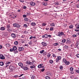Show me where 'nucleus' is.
<instances>
[{
  "label": "nucleus",
  "instance_id": "7ed1b4c3",
  "mask_svg": "<svg viewBox=\"0 0 79 79\" xmlns=\"http://www.w3.org/2000/svg\"><path fill=\"white\" fill-rule=\"evenodd\" d=\"M61 59V57L60 56H58L56 60V62L58 63L60 60Z\"/></svg>",
  "mask_w": 79,
  "mask_h": 79
},
{
  "label": "nucleus",
  "instance_id": "0e129e2a",
  "mask_svg": "<svg viewBox=\"0 0 79 79\" xmlns=\"http://www.w3.org/2000/svg\"><path fill=\"white\" fill-rule=\"evenodd\" d=\"M6 47H8L9 46V44H6Z\"/></svg>",
  "mask_w": 79,
  "mask_h": 79
},
{
  "label": "nucleus",
  "instance_id": "2f4dec72",
  "mask_svg": "<svg viewBox=\"0 0 79 79\" xmlns=\"http://www.w3.org/2000/svg\"><path fill=\"white\" fill-rule=\"evenodd\" d=\"M23 26L25 27V28H27V25L25 24L23 25Z\"/></svg>",
  "mask_w": 79,
  "mask_h": 79
},
{
  "label": "nucleus",
  "instance_id": "a19ab883",
  "mask_svg": "<svg viewBox=\"0 0 79 79\" xmlns=\"http://www.w3.org/2000/svg\"><path fill=\"white\" fill-rule=\"evenodd\" d=\"M45 37L47 39V38H48V35L46 34L44 35Z\"/></svg>",
  "mask_w": 79,
  "mask_h": 79
},
{
  "label": "nucleus",
  "instance_id": "09e8293b",
  "mask_svg": "<svg viewBox=\"0 0 79 79\" xmlns=\"http://www.w3.org/2000/svg\"><path fill=\"white\" fill-rule=\"evenodd\" d=\"M64 48H65V49H68V46H65L64 47Z\"/></svg>",
  "mask_w": 79,
  "mask_h": 79
},
{
  "label": "nucleus",
  "instance_id": "2eb2a0df",
  "mask_svg": "<svg viewBox=\"0 0 79 79\" xmlns=\"http://www.w3.org/2000/svg\"><path fill=\"white\" fill-rule=\"evenodd\" d=\"M30 4L32 6H34L35 5V3L33 2H30Z\"/></svg>",
  "mask_w": 79,
  "mask_h": 79
},
{
  "label": "nucleus",
  "instance_id": "a878e982",
  "mask_svg": "<svg viewBox=\"0 0 79 79\" xmlns=\"http://www.w3.org/2000/svg\"><path fill=\"white\" fill-rule=\"evenodd\" d=\"M7 30L8 32H11V29L10 28H7Z\"/></svg>",
  "mask_w": 79,
  "mask_h": 79
},
{
  "label": "nucleus",
  "instance_id": "bb28decb",
  "mask_svg": "<svg viewBox=\"0 0 79 79\" xmlns=\"http://www.w3.org/2000/svg\"><path fill=\"white\" fill-rule=\"evenodd\" d=\"M0 66H3V65H4V64L3 63V62H0Z\"/></svg>",
  "mask_w": 79,
  "mask_h": 79
},
{
  "label": "nucleus",
  "instance_id": "680f3d73",
  "mask_svg": "<svg viewBox=\"0 0 79 79\" xmlns=\"http://www.w3.org/2000/svg\"><path fill=\"white\" fill-rule=\"evenodd\" d=\"M45 29L46 30V31H48V30H49V28H48V27H47L45 28Z\"/></svg>",
  "mask_w": 79,
  "mask_h": 79
},
{
  "label": "nucleus",
  "instance_id": "cd10ccee",
  "mask_svg": "<svg viewBox=\"0 0 79 79\" xmlns=\"http://www.w3.org/2000/svg\"><path fill=\"white\" fill-rule=\"evenodd\" d=\"M11 63V62H6V63H5V64H6H6H10Z\"/></svg>",
  "mask_w": 79,
  "mask_h": 79
},
{
  "label": "nucleus",
  "instance_id": "412c9836",
  "mask_svg": "<svg viewBox=\"0 0 79 79\" xmlns=\"http://www.w3.org/2000/svg\"><path fill=\"white\" fill-rule=\"evenodd\" d=\"M55 23H51L50 24V26L52 27L55 26Z\"/></svg>",
  "mask_w": 79,
  "mask_h": 79
},
{
  "label": "nucleus",
  "instance_id": "37998d69",
  "mask_svg": "<svg viewBox=\"0 0 79 79\" xmlns=\"http://www.w3.org/2000/svg\"><path fill=\"white\" fill-rule=\"evenodd\" d=\"M27 67H25L24 68H23V69L24 70H27Z\"/></svg>",
  "mask_w": 79,
  "mask_h": 79
},
{
  "label": "nucleus",
  "instance_id": "79ce46f5",
  "mask_svg": "<svg viewBox=\"0 0 79 79\" xmlns=\"http://www.w3.org/2000/svg\"><path fill=\"white\" fill-rule=\"evenodd\" d=\"M45 78L46 79H50V78L48 76H46L45 77Z\"/></svg>",
  "mask_w": 79,
  "mask_h": 79
},
{
  "label": "nucleus",
  "instance_id": "e433bc0d",
  "mask_svg": "<svg viewBox=\"0 0 79 79\" xmlns=\"http://www.w3.org/2000/svg\"><path fill=\"white\" fill-rule=\"evenodd\" d=\"M42 26H45L47 25V23H44L42 24Z\"/></svg>",
  "mask_w": 79,
  "mask_h": 79
},
{
  "label": "nucleus",
  "instance_id": "f8f14e48",
  "mask_svg": "<svg viewBox=\"0 0 79 79\" xmlns=\"http://www.w3.org/2000/svg\"><path fill=\"white\" fill-rule=\"evenodd\" d=\"M70 70L71 71V72H70V73H71V74H73V73H74V72L73 71V67H70Z\"/></svg>",
  "mask_w": 79,
  "mask_h": 79
},
{
  "label": "nucleus",
  "instance_id": "0eeeda50",
  "mask_svg": "<svg viewBox=\"0 0 79 79\" xmlns=\"http://www.w3.org/2000/svg\"><path fill=\"white\" fill-rule=\"evenodd\" d=\"M18 51H19V52H21V51H23L22 50H14V52L15 53V54H16V53H18Z\"/></svg>",
  "mask_w": 79,
  "mask_h": 79
},
{
  "label": "nucleus",
  "instance_id": "e2e57ef3",
  "mask_svg": "<svg viewBox=\"0 0 79 79\" xmlns=\"http://www.w3.org/2000/svg\"><path fill=\"white\" fill-rule=\"evenodd\" d=\"M20 2H24V0H20Z\"/></svg>",
  "mask_w": 79,
  "mask_h": 79
},
{
  "label": "nucleus",
  "instance_id": "bf43d9fd",
  "mask_svg": "<svg viewBox=\"0 0 79 79\" xmlns=\"http://www.w3.org/2000/svg\"><path fill=\"white\" fill-rule=\"evenodd\" d=\"M25 37V35H22L21 36V37H22V38H24Z\"/></svg>",
  "mask_w": 79,
  "mask_h": 79
},
{
  "label": "nucleus",
  "instance_id": "13d9d810",
  "mask_svg": "<svg viewBox=\"0 0 79 79\" xmlns=\"http://www.w3.org/2000/svg\"><path fill=\"white\" fill-rule=\"evenodd\" d=\"M76 6L77 8H79V4H77Z\"/></svg>",
  "mask_w": 79,
  "mask_h": 79
},
{
  "label": "nucleus",
  "instance_id": "4d7b16f0",
  "mask_svg": "<svg viewBox=\"0 0 79 79\" xmlns=\"http://www.w3.org/2000/svg\"><path fill=\"white\" fill-rule=\"evenodd\" d=\"M27 16V15H23V18H26Z\"/></svg>",
  "mask_w": 79,
  "mask_h": 79
},
{
  "label": "nucleus",
  "instance_id": "5fc2aeb1",
  "mask_svg": "<svg viewBox=\"0 0 79 79\" xmlns=\"http://www.w3.org/2000/svg\"><path fill=\"white\" fill-rule=\"evenodd\" d=\"M27 8V7L26 6H25L23 7V8L24 10H26V9Z\"/></svg>",
  "mask_w": 79,
  "mask_h": 79
},
{
  "label": "nucleus",
  "instance_id": "052dcab7",
  "mask_svg": "<svg viewBox=\"0 0 79 79\" xmlns=\"http://www.w3.org/2000/svg\"><path fill=\"white\" fill-rule=\"evenodd\" d=\"M41 71L42 72H43V71H45V69H42L41 70Z\"/></svg>",
  "mask_w": 79,
  "mask_h": 79
},
{
  "label": "nucleus",
  "instance_id": "4c0bfd02",
  "mask_svg": "<svg viewBox=\"0 0 79 79\" xmlns=\"http://www.w3.org/2000/svg\"><path fill=\"white\" fill-rule=\"evenodd\" d=\"M27 15L28 16H29V15H31V13L30 11H28V12L27 13Z\"/></svg>",
  "mask_w": 79,
  "mask_h": 79
},
{
  "label": "nucleus",
  "instance_id": "a18cd8bd",
  "mask_svg": "<svg viewBox=\"0 0 79 79\" xmlns=\"http://www.w3.org/2000/svg\"><path fill=\"white\" fill-rule=\"evenodd\" d=\"M35 66H34V65L30 66V68L31 69H32V68H35Z\"/></svg>",
  "mask_w": 79,
  "mask_h": 79
},
{
  "label": "nucleus",
  "instance_id": "423d86ee",
  "mask_svg": "<svg viewBox=\"0 0 79 79\" xmlns=\"http://www.w3.org/2000/svg\"><path fill=\"white\" fill-rule=\"evenodd\" d=\"M11 36L12 38H16V34L15 33H12L11 34Z\"/></svg>",
  "mask_w": 79,
  "mask_h": 79
},
{
  "label": "nucleus",
  "instance_id": "20e7f679",
  "mask_svg": "<svg viewBox=\"0 0 79 79\" xmlns=\"http://www.w3.org/2000/svg\"><path fill=\"white\" fill-rule=\"evenodd\" d=\"M15 67L13 66H10L9 67V69H10L11 70H14L15 69Z\"/></svg>",
  "mask_w": 79,
  "mask_h": 79
},
{
  "label": "nucleus",
  "instance_id": "49530a36",
  "mask_svg": "<svg viewBox=\"0 0 79 79\" xmlns=\"http://www.w3.org/2000/svg\"><path fill=\"white\" fill-rule=\"evenodd\" d=\"M23 46L24 47H25V46L26 47H29V45L27 44H25Z\"/></svg>",
  "mask_w": 79,
  "mask_h": 79
},
{
  "label": "nucleus",
  "instance_id": "ddd939ff",
  "mask_svg": "<svg viewBox=\"0 0 79 79\" xmlns=\"http://www.w3.org/2000/svg\"><path fill=\"white\" fill-rule=\"evenodd\" d=\"M75 26L76 27V29H79V23H77Z\"/></svg>",
  "mask_w": 79,
  "mask_h": 79
},
{
  "label": "nucleus",
  "instance_id": "f3484780",
  "mask_svg": "<svg viewBox=\"0 0 79 79\" xmlns=\"http://www.w3.org/2000/svg\"><path fill=\"white\" fill-rule=\"evenodd\" d=\"M10 27H11V25L10 24H7L6 25V27L7 29L8 28H10Z\"/></svg>",
  "mask_w": 79,
  "mask_h": 79
},
{
  "label": "nucleus",
  "instance_id": "f03ea898",
  "mask_svg": "<svg viewBox=\"0 0 79 79\" xmlns=\"http://www.w3.org/2000/svg\"><path fill=\"white\" fill-rule=\"evenodd\" d=\"M13 26L14 27H17L19 28H20V27H21V25H20L16 23L14 24H13Z\"/></svg>",
  "mask_w": 79,
  "mask_h": 79
},
{
  "label": "nucleus",
  "instance_id": "dca6fc26",
  "mask_svg": "<svg viewBox=\"0 0 79 79\" xmlns=\"http://www.w3.org/2000/svg\"><path fill=\"white\" fill-rule=\"evenodd\" d=\"M26 64H32V63L30 61L27 60L26 62Z\"/></svg>",
  "mask_w": 79,
  "mask_h": 79
},
{
  "label": "nucleus",
  "instance_id": "473e14b6",
  "mask_svg": "<svg viewBox=\"0 0 79 79\" xmlns=\"http://www.w3.org/2000/svg\"><path fill=\"white\" fill-rule=\"evenodd\" d=\"M18 48H19V50H24V48L22 47L19 48L18 47Z\"/></svg>",
  "mask_w": 79,
  "mask_h": 79
},
{
  "label": "nucleus",
  "instance_id": "b1692460",
  "mask_svg": "<svg viewBox=\"0 0 79 79\" xmlns=\"http://www.w3.org/2000/svg\"><path fill=\"white\" fill-rule=\"evenodd\" d=\"M65 63L66 65H68L69 64L70 62L69 61H67Z\"/></svg>",
  "mask_w": 79,
  "mask_h": 79
},
{
  "label": "nucleus",
  "instance_id": "6ab92c4d",
  "mask_svg": "<svg viewBox=\"0 0 79 79\" xmlns=\"http://www.w3.org/2000/svg\"><path fill=\"white\" fill-rule=\"evenodd\" d=\"M46 75L48 76H51V73L50 72H48L46 73Z\"/></svg>",
  "mask_w": 79,
  "mask_h": 79
},
{
  "label": "nucleus",
  "instance_id": "c03bdc74",
  "mask_svg": "<svg viewBox=\"0 0 79 79\" xmlns=\"http://www.w3.org/2000/svg\"><path fill=\"white\" fill-rule=\"evenodd\" d=\"M44 50H42V51L40 52V53L42 54V53H44Z\"/></svg>",
  "mask_w": 79,
  "mask_h": 79
},
{
  "label": "nucleus",
  "instance_id": "4468645a",
  "mask_svg": "<svg viewBox=\"0 0 79 79\" xmlns=\"http://www.w3.org/2000/svg\"><path fill=\"white\" fill-rule=\"evenodd\" d=\"M5 27H2L0 28V30L1 31H5Z\"/></svg>",
  "mask_w": 79,
  "mask_h": 79
},
{
  "label": "nucleus",
  "instance_id": "ea45409f",
  "mask_svg": "<svg viewBox=\"0 0 79 79\" xmlns=\"http://www.w3.org/2000/svg\"><path fill=\"white\" fill-rule=\"evenodd\" d=\"M24 21L27 22V21H28V20H29L28 19H27V18H25L24 19Z\"/></svg>",
  "mask_w": 79,
  "mask_h": 79
},
{
  "label": "nucleus",
  "instance_id": "864d4df0",
  "mask_svg": "<svg viewBox=\"0 0 79 79\" xmlns=\"http://www.w3.org/2000/svg\"><path fill=\"white\" fill-rule=\"evenodd\" d=\"M52 56L53 57H56V55H55V54H53Z\"/></svg>",
  "mask_w": 79,
  "mask_h": 79
},
{
  "label": "nucleus",
  "instance_id": "c756f323",
  "mask_svg": "<svg viewBox=\"0 0 79 79\" xmlns=\"http://www.w3.org/2000/svg\"><path fill=\"white\" fill-rule=\"evenodd\" d=\"M73 27H74V25H71L69 26V28H70V29H71V28H73Z\"/></svg>",
  "mask_w": 79,
  "mask_h": 79
},
{
  "label": "nucleus",
  "instance_id": "8fccbe9b",
  "mask_svg": "<svg viewBox=\"0 0 79 79\" xmlns=\"http://www.w3.org/2000/svg\"><path fill=\"white\" fill-rule=\"evenodd\" d=\"M50 30L51 31H53V27H52L51 28H50Z\"/></svg>",
  "mask_w": 79,
  "mask_h": 79
},
{
  "label": "nucleus",
  "instance_id": "f257e3e1",
  "mask_svg": "<svg viewBox=\"0 0 79 79\" xmlns=\"http://www.w3.org/2000/svg\"><path fill=\"white\" fill-rule=\"evenodd\" d=\"M56 35L59 36V37H61V36H66V34H64V33L62 31H59L58 33L56 34Z\"/></svg>",
  "mask_w": 79,
  "mask_h": 79
},
{
  "label": "nucleus",
  "instance_id": "9b49d317",
  "mask_svg": "<svg viewBox=\"0 0 79 79\" xmlns=\"http://www.w3.org/2000/svg\"><path fill=\"white\" fill-rule=\"evenodd\" d=\"M19 66H21V68H23L24 66H23V64L21 63H19Z\"/></svg>",
  "mask_w": 79,
  "mask_h": 79
},
{
  "label": "nucleus",
  "instance_id": "39448f33",
  "mask_svg": "<svg viewBox=\"0 0 79 79\" xmlns=\"http://www.w3.org/2000/svg\"><path fill=\"white\" fill-rule=\"evenodd\" d=\"M5 58V57L2 54H0V59H1L2 60H4Z\"/></svg>",
  "mask_w": 79,
  "mask_h": 79
},
{
  "label": "nucleus",
  "instance_id": "de8ad7c7",
  "mask_svg": "<svg viewBox=\"0 0 79 79\" xmlns=\"http://www.w3.org/2000/svg\"><path fill=\"white\" fill-rule=\"evenodd\" d=\"M31 78L32 79H34V76L33 75H31Z\"/></svg>",
  "mask_w": 79,
  "mask_h": 79
},
{
  "label": "nucleus",
  "instance_id": "72a5a7b5",
  "mask_svg": "<svg viewBox=\"0 0 79 79\" xmlns=\"http://www.w3.org/2000/svg\"><path fill=\"white\" fill-rule=\"evenodd\" d=\"M63 62H64V63H65L67 61L66 60V59H65V58L63 59Z\"/></svg>",
  "mask_w": 79,
  "mask_h": 79
},
{
  "label": "nucleus",
  "instance_id": "f704fd0d",
  "mask_svg": "<svg viewBox=\"0 0 79 79\" xmlns=\"http://www.w3.org/2000/svg\"><path fill=\"white\" fill-rule=\"evenodd\" d=\"M66 39H63L62 40V42L63 43H65V42H66Z\"/></svg>",
  "mask_w": 79,
  "mask_h": 79
},
{
  "label": "nucleus",
  "instance_id": "338daca9",
  "mask_svg": "<svg viewBox=\"0 0 79 79\" xmlns=\"http://www.w3.org/2000/svg\"><path fill=\"white\" fill-rule=\"evenodd\" d=\"M75 31H76V32H78V31H79V30H74Z\"/></svg>",
  "mask_w": 79,
  "mask_h": 79
},
{
  "label": "nucleus",
  "instance_id": "c85d7f7f",
  "mask_svg": "<svg viewBox=\"0 0 79 79\" xmlns=\"http://www.w3.org/2000/svg\"><path fill=\"white\" fill-rule=\"evenodd\" d=\"M55 5H60V3L58 2H56L55 3Z\"/></svg>",
  "mask_w": 79,
  "mask_h": 79
},
{
  "label": "nucleus",
  "instance_id": "1a4fd4ad",
  "mask_svg": "<svg viewBox=\"0 0 79 79\" xmlns=\"http://www.w3.org/2000/svg\"><path fill=\"white\" fill-rule=\"evenodd\" d=\"M75 45L77 47L76 48H77V49H79V42L77 43Z\"/></svg>",
  "mask_w": 79,
  "mask_h": 79
},
{
  "label": "nucleus",
  "instance_id": "3c124183",
  "mask_svg": "<svg viewBox=\"0 0 79 79\" xmlns=\"http://www.w3.org/2000/svg\"><path fill=\"white\" fill-rule=\"evenodd\" d=\"M29 45H32V42H30L28 43Z\"/></svg>",
  "mask_w": 79,
  "mask_h": 79
},
{
  "label": "nucleus",
  "instance_id": "58836bf2",
  "mask_svg": "<svg viewBox=\"0 0 79 79\" xmlns=\"http://www.w3.org/2000/svg\"><path fill=\"white\" fill-rule=\"evenodd\" d=\"M47 56L48 57H50V56H51V54L49 53H48L47 54Z\"/></svg>",
  "mask_w": 79,
  "mask_h": 79
},
{
  "label": "nucleus",
  "instance_id": "6e6552de",
  "mask_svg": "<svg viewBox=\"0 0 79 79\" xmlns=\"http://www.w3.org/2000/svg\"><path fill=\"white\" fill-rule=\"evenodd\" d=\"M41 44H42V45L44 47H45L47 45V44L45 43V42H42L41 43Z\"/></svg>",
  "mask_w": 79,
  "mask_h": 79
},
{
  "label": "nucleus",
  "instance_id": "aec40b11",
  "mask_svg": "<svg viewBox=\"0 0 79 79\" xmlns=\"http://www.w3.org/2000/svg\"><path fill=\"white\" fill-rule=\"evenodd\" d=\"M42 65H43V64H41L40 65H38V68H42Z\"/></svg>",
  "mask_w": 79,
  "mask_h": 79
},
{
  "label": "nucleus",
  "instance_id": "6e6d98bb",
  "mask_svg": "<svg viewBox=\"0 0 79 79\" xmlns=\"http://www.w3.org/2000/svg\"><path fill=\"white\" fill-rule=\"evenodd\" d=\"M76 56L77 58H79V54H76Z\"/></svg>",
  "mask_w": 79,
  "mask_h": 79
},
{
  "label": "nucleus",
  "instance_id": "9d476101",
  "mask_svg": "<svg viewBox=\"0 0 79 79\" xmlns=\"http://www.w3.org/2000/svg\"><path fill=\"white\" fill-rule=\"evenodd\" d=\"M66 44H71V39H67L66 42Z\"/></svg>",
  "mask_w": 79,
  "mask_h": 79
},
{
  "label": "nucleus",
  "instance_id": "7c9ffc66",
  "mask_svg": "<svg viewBox=\"0 0 79 79\" xmlns=\"http://www.w3.org/2000/svg\"><path fill=\"white\" fill-rule=\"evenodd\" d=\"M49 63H51L52 64L53 63V60H49Z\"/></svg>",
  "mask_w": 79,
  "mask_h": 79
},
{
  "label": "nucleus",
  "instance_id": "774afa93",
  "mask_svg": "<svg viewBox=\"0 0 79 79\" xmlns=\"http://www.w3.org/2000/svg\"><path fill=\"white\" fill-rule=\"evenodd\" d=\"M33 36H31L30 37V39H33Z\"/></svg>",
  "mask_w": 79,
  "mask_h": 79
},
{
  "label": "nucleus",
  "instance_id": "603ef678",
  "mask_svg": "<svg viewBox=\"0 0 79 79\" xmlns=\"http://www.w3.org/2000/svg\"><path fill=\"white\" fill-rule=\"evenodd\" d=\"M72 36H73V37H76V35L73 34L72 35Z\"/></svg>",
  "mask_w": 79,
  "mask_h": 79
},
{
  "label": "nucleus",
  "instance_id": "c9c22d12",
  "mask_svg": "<svg viewBox=\"0 0 79 79\" xmlns=\"http://www.w3.org/2000/svg\"><path fill=\"white\" fill-rule=\"evenodd\" d=\"M54 46H56V45H58V43H54L53 44Z\"/></svg>",
  "mask_w": 79,
  "mask_h": 79
},
{
  "label": "nucleus",
  "instance_id": "393cba45",
  "mask_svg": "<svg viewBox=\"0 0 79 79\" xmlns=\"http://www.w3.org/2000/svg\"><path fill=\"white\" fill-rule=\"evenodd\" d=\"M18 49V48L16 46H14L13 47V50H17Z\"/></svg>",
  "mask_w": 79,
  "mask_h": 79
},
{
  "label": "nucleus",
  "instance_id": "69168bd1",
  "mask_svg": "<svg viewBox=\"0 0 79 79\" xmlns=\"http://www.w3.org/2000/svg\"><path fill=\"white\" fill-rule=\"evenodd\" d=\"M14 77H18V75H15L14 76Z\"/></svg>",
  "mask_w": 79,
  "mask_h": 79
},
{
  "label": "nucleus",
  "instance_id": "5701e85b",
  "mask_svg": "<svg viewBox=\"0 0 79 79\" xmlns=\"http://www.w3.org/2000/svg\"><path fill=\"white\" fill-rule=\"evenodd\" d=\"M59 68L60 70H63V67L62 65H60L59 67Z\"/></svg>",
  "mask_w": 79,
  "mask_h": 79
},
{
  "label": "nucleus",
  "instance_id": "a211bd4d",
  "mask_svg": "<svg viewBox=\"0 0 79 79\" xmlns=\"http://www.w3.org/2000/svg\"><path fill=\"white\" fill-rule=\"evenodd\" d=\"M31 26H34L36 25V23H34V22L31 23Z\"/></svg>",
  "mask_w": 79,
  "mask_h": 79
},
{
  "label": "nucleus",
  "instance_id": "4be33fe9",
  "mask_svg": "<svg viewBox=\"0 0 79 79\" xmlns=\"http://www.w3.org/2000/svg\"><path fill=\"white\" fill-rule=\"evenodd\" d=\"M18 42L16 41L14 42V44L15 45H18Z\"/></svg>",
  "mask_w": 79,
  "mask_h": 79
}]
</instances>
